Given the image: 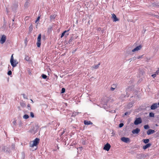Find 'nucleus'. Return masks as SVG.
Instances as JSON below:
<instances>
[{
  "label": "nucleus",
  "mask_w": 159,
  "mask_h": 159,
  "mask_svg": "<svg viewBox=\"0 0 159 159\" xmlns=\"http://www.w3.org/2000/svg\"><path fill=\"white\" fill-rule=\"evenodd\" d=\"M39 142V140H34L30 143V146L31 147H35L34 150L37 149V145Z\"/></svg>",
  "instance_id": "f257e3e1"
},
{
  "label": "nucleus",
  "mask_w": 159,
  "mask_h": 159,
  "mask_svg": "<svg viewBox=\"0 0 159 159\" xmlns=\"http://www.w3.org/2000/svg\"><path fill=\"white\" fill-rule=\"evenodd\" d=\"M41 34H40L38 36L37 38V41L36 43V44L37 45V46L38 47H39L41 45Z\"/></svg>",
  "instance_id": "f03ea898"
},
{
  "label": "nucleus",
  "mask_w": 159,
  "mask_h": 159,
  "mask_svg": "<svg viewBox=\"0 0 159 159\" xmlns=\"http://www.w3.org/2000/svg\"><path fill=\"white\" fill-rule=\"evenodd\" d=\"M111 147V145L109 143H107L106 144L103 148V149L107 151H108L110 150Z\"/></svg>",
  "instance_id": "7ed1b4c3"
},
{
  "label": "nucleus",
  "mask_w": 159,
  "mask_h": 159,
  "mask_svg": "<svg viewBox=\"0 0 159 159\" xmlns=\"http://www.w3.org/2000/svg\"><path fill=\"white\" fill-rule=\"evenodd\" d=\"M6 40V37L4 35H2V37L0 40V42L1 44H3L4 43Z\"/></svg>",
  "instance_id": "20e7f679"
},
{
  "label": "nucleus",
  "mask_w": 159,
  "mask_h": 159,
  "mask_svg": "<svg viewBox=\"0 0 159 159\" xmlns=\"http://www.w3.org/2000/svg\"><path fill=\"white\" fill-rule=\"evenodd\" d=\"M141 123L142 120L140 118H137L134 122V124L135 125H138Z\"/></svg>",
  "instance_id": "39448f33"
},
{
  "label": "nucleus",
  "mask_w": 159,
  "mask_h": 159,
  "mask_svg": "<svg viewBox=\"0 0 159 159\" xmlns=\"http://www.w3.org/2000/svg\"><path fill=\"white\" fill-rule=\"evenodd\" d=\"M142 46L141 45H139V46L136 47L135 48H134V49H133L132 50V51L133 52H136V51H138L140 50L141 48H142Z\"/></svg>",
  "instance_id": "423d86ee"
},
{
  "label": "nucleus",
  "mask_w": 159,
  "mask_h": 159,
  "mask_svg": "<svg viewBox=\"0 0 159 159\" xmlns=\"http://www.w3.org/2000/svg\"><path fill=\"white\" fill-rule=\"evenodd\" d=\"M158 107L157 104V103H155L152 104L151 106V109L152 110H154Z\"/></svg>",
  "instance_id": "0eeeda50"
},
{
  "label": "nucleus",
  "mask_w": 159,
  "mask_h": 159,
  "mask_svg": "<svg viewBox=\"0 0 159 159\" xmlns=\"http://www.w3.org/2000/svg\"><path fill=\"white\" fill-rule=\"evenodd\" d=\"M112 16V17L113 19V21L116 22L119 20L116 17V15L114 13L111 14Z\"/></svg>",
  "instance_id": "6e6552de"
},
{
  "label": "nucleus",
  "mask_w": 159,
  "mask_h": 159,
  "mask_svg": "<svg viewBox=\"0 0 159 159\" xmlns=\"http://www.w3.org/2000/svg\"><path fill=\"white\" fill-rule=\"evenodd\" d=\"M155 132V131L154 130H152V129H149L147 131V134L148 135H150L151 134H153Z\"/></svg>",
  "instance_id": "1a4fd4ad"
},
{
  "label": "nucleus",
  "mask_w": 159,
  "mask_h": 159,
  "mask_svg": "<svg viewBox=\"0 0 159 159\" xmlns=\"http://www.w3.org/2000/svg\"><path fill=\"white\" fill-rule=\"evenodd\" d=\"M84 124L85 125H92L93 123L92 122L90 121L85 120L84 121Z\"/></svg>",
  "instance_id": "9d476101"
},
{
  "label": "nucleus",
  "mask_w": 159,
  "mask_h": 159,
  "mask_svg": "<svg viewBox=\"0 0 159 159\" xmlns=\"http://www.w3.org/2000/svg\"><path fill=\"white\" fill-rule=\"evenodd\" d=\"M140 131V129L138 128H136L135 129H133L132 131V133L134 134H138Z\"/></svg>",
  "instance_id": "9b49d317"
},
{
  "label": "nucleus",
  "mask_w": 159,
  "mask_h": 159,
  "mask_svg": "<svg viewBox=\"0 0 159 159\" xmlns=\"http://www.w3.org/2000/svg\"><path fill=\"white\" fill-rule=\"evenodd\" d=\"M151 145V144L148 143L146 144L145 145L143 146V148L144 149H145L148 148H149Z\"/></svg>",
  "instance_id": "f8f14e48"
},
{
  "label": "nucleus",
  "mask_w": 159,
  "mask_h": 159,
  "mask_svg": "<svg viewBox=\"0 0 159 159\" xmlns=\"http://www.w3.org/2000/svg\"><path fill=\"white\" fill-rule=\"evenodd\" d=\"M14 60V57H13V54H12L11 58L10 59V62L11 63V66L14 65V64H13V61Z\"/></svg>",
  "instance_id": "ddd939ff"
},
{
  "label": "nucleus",
  "mask_w": 159,
  "mask_h": 159,
  "mask_svg": "<svg viewBox=\"0 0 159 159\" xmlns=\"http://www.w3.org/2000/svg\"><path fill=\"white\" fill-rule=\"evenodd\" d=\"M13 64H14V65L12 66L13 67H15L16 66L18 62L16 60H14L13 61Z\"/></svg>",
  "instance_id": "4468645a"
},
{
  "label": "nucleus",
  "mask_w": 159,
  "mask_h": 159,
  "mask_svg": "<svg viewBox=\"0 0 159 159\" xmlns=\"http://www.w3.org/2000/svg\"><path fill=\"white\" fill-rule=\"evenodd\" d=\"M100 63H99L98 65L93 66H92V68L94 69H97L99 67V66H100Z\"/></svg>",
  "instance_id": "2eb2a0df"
},
{
  "label": "nucleus",
  "mask_w": 159,
  "mask_h": 159,
  "mask_svg": "<svg viewBox=\"0 0 159 159\" xmlns=\"http://www.w3.org/2000/svg\"><path fill=\"white\" fill-rule=\"evenodd\" d=\"M69 31V30H65V31H64L61 34V38H62L65 35V33L66 32H67L68 31Z\"/></svg>",
  "instance_id": "dca6fc26"
},
{
  "label": "nucleus",
  "mask_w": 159,
  "mask_h": 159,
  "mask_svg": "<svg viewBox=\"0 0 159 159\" xmlns=\"http://www.w3.org/2000/svg\"><path fill=\"white\" fill-rule=\"evenodd\" d=\"M30 57L28 56H25V59L27 61L30 60Z\"/></svg>",
  "instance_id": "f3484780"
},
{
  "label": "nucleus",
  "mask_w": 159,
  "mask_h": 159,
  "mask_svg": "<svg viewBox=\"0 0 159 159\" xmlns=\"http://www.w3.org/2000/svg\"><path fill=\"white\" fill-rule=\"evenodd\" d=\"M56 17V16L55 15H52L50 16V20H52L55 19Z\"/></svg>",
  "instance_id": "a211bd4d"
},
{
  "label": "nucleus",
  "mask_w": 159,
  "mask_h": 159,
  "mask_svg": "<svg viewBox=\"0 0 159 159\" xmlns=\"http://www.w3.org/2000/svg\"><path fill=\"white\" fill-rule=\"evenodd\" d=\"M149 116L151 117H154V113L153 112H150L149 114Z\"/></svg>",
  "instance_id": "6ab92c4d"
},
{
  "label": "nucleus",
  "mask_w": 159,
  "mask_h": 159,
  "mask_svg": "<svg viewBox=\"0 0 159 159\" xmlns=\"http://www.w3.org/2000/svg\"><path fill=\"white\" fill-rule=\"evenodd\" d=\"M122 141L125 143H128L130 142V140H121Z\"/></svg>",
  "instance_id": "aec40b11"
},
{
  "label": "nucleus",
  "mask_w": 159,
  "mask_h": 159,
  "mask_svg": "<svg viewBox=\"0 0 159 159\" xmlns=\"http://www.w3.org/2000/svg\"><path fill=\"white\" fill-rule=\"evenodd\" d=\"M144 129H148L149 128V127L148 125H145L144 126Z\"/></svg>",
  "instance_id": "412c9836"
},
{
  "label": "nucleus",
  "mask_w": 159,
  "mask_h": 159,
  "mask_svg": "<svg viewBox=\"0 0 159 159\" xmlns=\"http://www.w3.org/2000/svg\"><path fill=\"white\" fill-rule=\"evenodd\" d=\"M23 117L25 119H27L29 118V116L28 115L25 114L24 116Z\"/></svg>",
  "instance_id": "4be33fe9"
},
{
  "label": "nucleus",
  "mask_w": 159,
  "mask_h": 159,
  "mask_svg": "<svg viewBox=\"0 0 159 159\" xmlns=\"http://www.w3.org/2000/svg\"><path fill=\"white\" fill-rule=\"evenodd\" d=\"M42 78L44 79H46L47 78V76L44 74H42Z\"/></svg>",
  "instance_id": "5701e85b"
},
{
  "label": "nucleus",
  "mask_w": 159,
  "mask_h": 159,
  "mask_svg": "<svg viewBox=\"0 0 159 159\" xmlns=\"http://www.w3.org/2000/svg\"><path fill=\"white\" fill-rule=\"evenodd\" d=\"M149 140H143V142L145 143H147L149 142Z\"/></svg>",
  "instance_id": "b1692460"
},
{
  "label": "nucleus",
  "mask_w": 159,
  "mask_h": 159,
  "mask_svg": "<svg viewBox=\"0 0 159 159\" xmlns=\"http://www.w3.org/2000/svg\"><path fill=\"white\" fill-rule=\"evenodd\" d=\"M22 95L23 96V97L24 99H28V97L27 96H26L25 95V94H22Z\"/></svg>",
  "instance_id": "393cba45"
},
{
  "label": "nucleus",
  "mask_w": 159,
  "mask_h": 159,
  "mask_svg": "<svg viewBox=\"0 0 159 159\" xmlns=\"http://www.w3.org/2000/svg\"><path fill=\"white\" fill-rule=\"evenodd\" d=\"M30 116L32 117V118H33L34 117V114L33 113V112H31L30 113Z\"/></svg>",
  "instance_id": "a878e982"
},
{
  "label": "nucleus",
  "mask_w": 159,
  "mask_h": 159,
  "mask_svg": "<svg viewBox=\"0 0 159 159\" xmlns=\"http://www.w3.org/2000/svg\"><path fill=\"white\" fill-rule=\"evenodd\" d=\"M7 74L9 75H11L12 72H11V71L9 70L7 73Z\"/></svg>",
  "instance_id": "bb28decb"
},
{
  "label": "nucleus",
  "mask_w": 159,
  "mask_h": 159,
  "mask_svg": "<svg viewBox=\"0 0 159 159\" xmlns=\"http://www.w3.org/2000/svg\"><path fill=\"white\" fill-rule=\"evenodd\" d=\"M65 89L64 88H62L61 89V93H63L65 92Z\"/></svg>",
  "instance_id": "cd10ccee"
},
{
  "label": "nucleus",
  "mask_w": 159,
  "mask_h": 159,
  "mask_svg": "<svg viewBox=\"0 0 159 159\" xmlns=\"http://www.w3.org/2000/svg\"><path fill=\"white\" fill-rule=\"evenodd\" d=\"M123 125H124V124L123 123H120L119 125V127L121 128V127H123Z\"/></svg>",
  "instance_id": "c85d7f7f"
},
{
  "label": "nucleus",
  "mask_w": 159,
  "mask_h": 159,
  "mask_svg": "<svg viewBox=\"0 0 159 159\" xmlns=\"http://www.w3.org/2000/svg\"><path fill=\"white\" fill-rule=\"evenodd\" d=\"M40 16H39L38 17V18H37L36 20L35 21V23H36L40 19Z\"/></svg>",
  "instance_id": "c756f323"
},
{
  "label": "nucleus",
  "mask_w": 159,
  "mask_h": 159,
  "mask_svg": "<svg viewBox=\"0 0 159 159\" xmlns=\"http://www.w3.org/2000/svg\"><path fill=\"white\" fill-rule=\"evenodd\" d=\"M156 74H153L152 75V76L153 77V78L156 77Z\"/></svg>",
  "instance_id": "7c9ffc66"
},
{
  "label": "nucleus",
  "mask_w": 159,
  "mask_h": 159,
  "mask_svg": "<svg viewBox=\"0 0 159 159\" xmlns=\"http://www.w3.org/2000/svg\"><path fill=\"white\" fill-rule=\"evenodd\" d=\"M115 89V88H113V87H111V90L112 91H113V90H114Z\"/></svg>",
  "instance_id": "2f4dec72"
},
{
  "label": "nucleus",
  "mask_w": 159,
  "mask_h": 159,
  "mask_svg": "<svg viewBox=\"0 0 159 159\" xmlns=\"http://www.w3.org/2000/svg\"><path fill=\"white\" fill-rule=\"evenodd\" d=\"M82 143L83 144L85 145L86 144V141L85 140H84L82 142Z\"/></svg>",
  "instance_id": "473e14b6"
},
{
  "label": "nucleus",
  "mask_w": 159,
  "mask_h": 159,
  "mask_svg": "<svg viewBox=\"0 0 159 159\" xmlns=\"http://www.w3.org/2000/svg\"><path fill=\"white\" fill-rule=\"evenodd\" d=\"M120 139H129L128 138H126L124 137H123L121 138Z\"/></svg>",
  "instance_id": "72a5a7b5"
},
{
  "label": "nucleus",
  "mask_w": 159,
  "mask_h": 159,
  "mask_svg": "<svg viewBox=\"0 0 159 159\" xmlns=\"http://www.w3.org/2000/svg\"><path fill=\"white\" fill-rule=\"evenodd\" d=\"M155 73V74H156V75H158L159 73V69L158 70H157Z\"/></svg>",
  "instance_id": "f704fd0d"
},
{
  "label": "nucleus",
  "mask_w": 159,
  "mask_h": 159,
  "mask_svg": "<svg viewBox=\"0 0 159 159\" xmlns=\"http://www.w3.org/2000/svg\"><path fill=\"white\" fill-rule=\"evenodd\" d=\"M143 56V55H141V56H138L137 58H138V59H139V58L142 57Z\"/></svg>",
  "instance_id": "c9c22d12"
},
{
  "label": "nucleus",
  "mask_w": 159,
  "mask_h": 159,
  "mask_svg": "<svg viewBox=\"0 0 159 159\" xmlns=\"http://www.w3.org/2000/svg\"><path fill=\"white\" fill-rule=\"evenodd\" d=\"M29 28H30V30H32L33 29V27L31 25L30 26Z\"/></svg>",
  "instance_id": "e433bc0d"
},
{
  "label": "nucleus",
  "mask_w": 159,
  "mask_h": 159,
  "mask_svg": "<svg viewBox=\"0 0 159 159\" xmlns=\"http://www.w3.org/2000/svg\"><path fill=\"white\" fill-rule=\"evenodd\" d=\"M66 130V129H64L63 131L61 133V135H62L63 134H64L65 132V130Z\"/></svg>",
  "instance_id": "4c0bfd02"
},
{
  "label": "nucleus",
  "mask_w": 159,
  "mask_h": 159,
  "mask_svg": "<svg viewBox=\"0 0 159 159\" xmlns=\"http://www.w3.org/2000/svg\"><path fill=\"white\" fill-rule=\"evenodd\" d=\"M72 38H71V39H69V42H71L72 41Z\"/></svg>",
  "instance_id": "58836bf2"
},
{
  "label": "nucleus",
  "mask_w": 159,
  "mask_h": 159,
  "mask_svg": "<svg viewBox=\"0 0 159 159\" xmlns=\"http://www.w3.org/2000/svg\"><path fill=\"white\" fill-rule=\"evenodd\" d=\"M112 86L114 87H116V84H113L112 85Z\"/></svg>",
  "instance_id": "ea45409f"
},
{
  "label": "nucleus",
  "mask_w": 159,
  "mask_h": 159,
  "mask_svg": "<svg viewBox=\"0 0 159 159\" xmlns=\"http://www.w3.org/2000/svg\"><path fill=\"white\" fill-rule=\"evenodd\" d=\"M69 35V33L66 34L65 35V36H67Z\"/></svg>",
  "instance_id": "a19ab883"
},
{
  "label": "nucleus",
  "mask_w": 159,
  "mask_h": 159,
  "mask_svg": "<svg viewBox=\"0 0 159 159\" xmlns=\"http://www.w3.org/2000/svg\"><path fill=\"white\" fill-rule=\"evenodd\" d=\"M127 114H128V112H126L125 113V115H127Z\"/></svg>",
  "instance_id": "79ce46f5"
},
{
  "label": "nucleus",
  "mask_w": 159,
  "mask_h": 159,
  "mask_svg": "<svg viewBox=\"0 0 159 159\" xmlns=\"http://www.w3.org/2000/svg\"><path fill=\"white\" fill-rule=\"evenodd\" d=\"M30 104H28V106H27V107H30Z\"/></svg>",
  "instance_id": "37998d69"
},
{
  "label": "nucleus",
  "mask_w": 159,
  "mask_h": 159,
  "mask_svg": "<svg viewBox=\"0 0 159 159\" xmlns=\"http://www.w3.org/2000/svg\"><path fill=\"white\" fill-rule=\"evenodd\" d=\"M31 102H32V103H33V101L32 100V99H31Z\"/></svg>",
  "instance_id": "c03bdc74"
},
{
  "label": "nucleus",
  "mask_w": 159,
  "mask_h": 159,
  "mask_svg": "<svg viewBox=\"0 0 159 159\" xmlns=\"http://www.w3.org/2000/svg\"><path fill=\"white\" fill-rule=\"evenodd\" d=\"M158 106H159V102H158V103L157 104Z\"/></svg>",
  "instance_id": "a18cd8bd"
},
{
  "label": "nucleus",
  "mask_w": 159,
  "mask_h": 159,
  "mask_svg": "<svg viewBox=\"0 0 159 159\" xmlns=\"http://www.w3.org/2000/svg\"><path fill=\"white\" fill-rule=\"evenodd\" d=\"M35 139H39L38 138H36Z\"/></svg>",
  "instance_id": "49530a36"
}]
</instances>
